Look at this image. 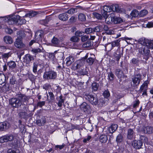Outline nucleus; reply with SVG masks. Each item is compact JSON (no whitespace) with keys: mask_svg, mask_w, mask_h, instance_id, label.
Wrapping results in <instances>:
<instances>
[{"mask_svg":"<svg viewBox=\"0 0 153 153\" xmlns=\"http://www.w3.org/2000/svg\"><path fill=\"white\" fill-rule=\"evenodd\" d=\"M132 146L136 149L140 148L143 145V143L140 140H134L132 142Z\"/></svg>","mask_w":153,"mask_h":153,"instance_id":"ddd939ff","label":"nucleus"},{"mask_svg":"<svg viewBox=\"0 0 153 153\" xmlns=\"http://www.w3.org/2000/svg\"><path fill=\"white\" fill-rule=\"evenodd\" d=\"M5 31L7 33L11 34L13 33V30L9 28H7L5 29Z\"/></svg>","mask_w":153,"mask_h":153,"instance_id":"4d7b16f0","label":"nucleus"},{"mask_svg":"<svg viewBox=\"0 0 153 153\" xmlns=\"http://www.w3.org/2000/svg\"><path fill=\"white\" fill-rule=\"evenodd\" d=\"M27 97L22 94H19L17 98H13L10 100V103L13 107H18L21 105L23 102L27 100Z\"/></svg>","mask_w":153,"mask_h":153,"instance_id":"7ed1b4c3","label":"nucleus"},{"mask_svg":"<svg viewBox=\"0 0 153 153\" xmlns=\"http://www.w3.org/2000/svg\"><path fill=\"white\" fill-rule=\"evenodd\" d=\"M14 44L15 46L19 48H24L25 46V45L23 43L22 39L21 38L17 39Z\"/></svg>","mask_w":153,"mask_h":153,"instance_id":"9b49d317","label":"nucleus"},{"mask_svg":"<svg viewBox=\"0 0 153 153\" xmlns=\"http://www.w3.org/2000/svg\"><path fill=\"white\" fill-rule=\"evenodd\" d=\"M146 26L148 28L153 27V22H148L146 24Z\"/></svg>","mask_w":153,"mask_h":153,"instance_id":"13d9d810","label":"nucleus"},{"mask_svg":"<svg viewBox=\"0 0 153 153\" xmlns=\"http://www.w3.org/2000/svg\"><path fill=\"white\" fill-rule=\"evenodd\" d=\"M141 75L140 74H138L134 76L132 78L131 86L135 87L139 85L141 79Z\"/></svg>","mask_w":153,"mask_h":153,"instance_id":"6e6552de","label":"nucleus"},{"mask_svg":"<svg viewBox=\"0 0 153 153\" xmlns=\"http://www.w3.org/2000/svg\"><path fill=\"white\" fill-rule=\"evenodd\" d=\"M38 14V13L36 11H30L29 13H26L25 16L26 17L31 18L34 17Z\"/></svg>","mask_w":153,"mask_h":153,"instance_id":"5701e85b","label":"nucleus"},{"mask_svg":"<svg viewBox=\"0 0 153 153\" xmlns=\"http://www.w3.org/2000/svg\"><path fill=\"white\" fill-rule=\"evenodd\" d=\"M122 55L123 53H120L118 54L117 53L115 56L116 60L117 61H119L120 57Z\"/></svg>","mask_w":153,"mask_h":153,"instance_id":"603ef678","label":"nucleus"},{"mask_svg":"<svg viewBox=\"0 0 153 153\" xmlns=\"http://www.w3.org/2000/svg\"><path fill=\"white\" fill-rule=\"evenodd\" d=\"M5 76L3 74H0V85H2L4 81Z\"/></svg>","mask_w":153,"mask_h":153,"instance_id":"72a5a7b5","label":"nucleus"},{"mask_svg":"<svg viewBox=\"0 0 153 153\" xmlns=\"http://www.w3.org/2000/svg\"><path fill=\"white\" fill-rule=\"evenodd\" d=\"M43 31L42 30H39L36 32L35 34V41L34 40H31L29 43V45L31 46L35 42H36L37 44V46L39 47L37 48H33L32 50V51L34 53H37L41 52L43 50V48L40 45L39 41L41 40V38L43 36Z\"/></svg>","mask_w":153,"mask_h":153,"instance_id":"f257e3e1","label":"nucleus"},{"mask_svg":"<svg viewBox=\"0 0 153 153\" xmlns=\"http://www.w3.org/2000/svg\"><path fill=\"white\" fill-rule=\"evenodd\" d=\"M16 81L14 78L12 77L10 79V83L11 84L14 85L16 84Z\"/></svg>","mask_w":153,"mask_h":153,"instance_id":"e2e57ef3","label":"nucleus"},{"mask_svg":"<svg viewBox=\"0 0 153 153\" xmlns=\"http://www.w3.org/2000/svg\"><path fill=\"white\" fill-rule=\"evenodd\" d=\"M94 62V59L90 57L88 58L87 60V62L89 65H91Z\"/></svg>","mask_w":153,"mask_h":153,"instance_id":"a18cd8bd","label":"nucleus"},{"mask_svg":"<svg viewBox=\"0 0 153 153\" xmlns=\"http://www.w3.org/2000/svg\"><path fill=\"white\" fill-rule=\"evenodd\" d=\"M46 122L45 118L44 117H42L40 119L36 120V123L38 126H41L44 125Z\"/></svg>","mask_w":153,"mask_h":153,"instance_id":"dca6fc26","label":"nucleus"},{"mask_svg":"<svg viewBox=\"0 0 153 153\" xmlns=\"http://www.w3.org/2000/svg\"><path fill=\"white\" fill-rule=\"evenodd\" d=\"M118 125L116 124H113L108 128V130L110 133H113L117 129Z\"/></svg>","mask_w":153,"mask_h":153,"instance_id":"aec40b11","label":"nucleus"},{"mask_svg":"<svg viewBox=\"0 0 153 153\" xmlns=\"http://www.w3.org/2000/svg\"><path fill=\"white\" fill-rule=\"evenodd\" d=\"M91 46V43L89 42H87L83 45V46L85 47H88Z\"/></svg>","mask_w":153,"mask_h":153,"instance_id":"bf43d9fd","label":"nucleus"},{"mask_svg":"<svg viewBox=\"0 0 153 153\" xmlns=\"http://www.w3.org/2000/svg\"><path fill=\"white\" fill-rule=\"evenodd\" d=\"M65 61L67 64L70 65L74 61V59L72 56H69L66 59Z\"/></svg>","mask_w":153,"mask_h":153,"instance_id":"a878e982","label":"nucleus"},{"mask_svg":"<svg viewBox=\"0 0 153 153\" xmlns=\"http://www.w3.org/2000/svg\"><path fill=\"white\" fill-rule=\"evenodd\" d=\"M57 76V74L56 72L54 71H46L44 73L43 75L44 78L49 79H54Z\"/></svg>","mask_w":153,"mask_h":153,"instance_id":"39448f33","label":"nucleus"},{"mask_svg":"<svg viewBox=\"0 0 153 153\" xmlns=\"http://www.w3.org/2000/svg\"><path fill=\"white\" fill-rule=\"evenodd\" d=\"M102 28L100 26H97L93 29V31L95 32H99L100 31L102 30Z\"/></svg>","mask_w":153,"mask_h":153,"instance_id":"09e8293b","label":"nucleus"},{"mask_svg":"<svg viewBox=\"0 0 153 153\" xmlns=\"http://www.w3.org/2000/svg\"><path fill=\"white\" fill-rule=\"evenodd\" d=\"M85 98L93 105H97L98 102L96 96H94L91 94L85 96Z\"/></svg>","mask_w":153,"mask_h":153,"instance_id":"1a4fd4ad","label":"nucleus"},{"mask_svg":"<svg viewBox=\"0 0 153 153\" xmlns=\"http://www.w3.org/2000/svg\"><path fill=\"white\" fill-rule=\"evenodd\" d=\"M123 140V136L120 134L118 135L116 138V141L117 142H120Z\"/></svg>","mask_w":153,"mask_h":153,"instance_id":"79ce46f5","label":"nucleus"},{"mask_svg":"<svg viewBox=\"0 0 153 153\" xmlns=\"http://www.w3.org/2000/svg\"><path fill=\"white\" fill-rule=\"evenodd\" d=\"M106 33L107 34L109 35H111L114 34V31L112 30H109L108 29L106 32Z\"/></svg>","mask_w":153,"mask_h":153,"instance_id":"680f3d73","label":"nucleus"},{"mask_svg":"<svg viewBox=\"0 0 153 153\" xmlns=\"http://www.w3.org/2000/svg\"><path fill=\"white\" fill-rule=\"evenodd\" d=\"M75 11V9L74 8H71L69 10H68L66 13H68L69 14H73Z\"/></svg>","mask_w":153,"mask_h":153,"instance_id":"6e6d98bb","label":"nucleus"},{"mask_svg":"<svg viewBox=\"0 0 153 153\" xmlns=\"http://www.w3.org/2000/svg\"><path fill=\"white\" fill-rule=\"evenodd\" d=\"M110 94L108 90H105L103 93V96L105 98L103 100H102V101H101L102 103V105H105L107 104L108 102V99L107 98V97L110 96Z\"/></svg>","mask_w":153,"mask_h":153,"instance_id":"f8f14e48","label":"nucleus"},{"mask_svg":"<svg viewBox=\"0 0 153 153\" xmlns=\"http://www.w3.org/2000/svg\"><path fill=\"white\" fill-rule=\"evenodd\" d=\"M81 109L85 112H88L90 111V106L85 102H83L80 105Z\"/></svg>","mask_w":153,"mask_h":153,"instance_id":"4468645a","label":"nucleus"},{"mask_svg":"<svg viewBox=\"0 0 153 153\" xmlns=\"http://www.w3.org/2000/svg\"><path fill=\"white\" fill-rule=\"evenodd\" d=\"M92 14L94 17L98 19H101L102 18V16L99 13H93Z\"/></svg>","mask_w":153,"mask_h":153,"instance_id":"a19ab883","label":"nucleus"},{"mask_svg":"<svg viewBox=\"0 0 153 153\" xmlns=\"http://www.w3.org/2000/svg\"><path fill=\"white\" fill-rule=\"evenodd\" d=\"M143 132L145 133L150 134L153 132V128L152 127L149 126L146 127H143Z\"/></svg>","mask_w":153,"mask_h":153,"instance_id":"a211bd4d","label":"nucleus"},{"mask_svg":"<svg viewBox=\"0 0 153 153\" xmlns=\"http://www.w3.org/2000/svg\"><path fill=\"white\" fill-rule=\"evenodd\" d=\"M89 39V36L88 35H85L82 37L81 40L82 42H85Z\"/></svg>","mask_w":153,"mask_h":153,"instance_id":"3c124183","label":"nucleus"},{"mask_svg":"<svg viewBox=\"0 0 153 153\" xmlns=\"http://www.w3.org/2000/svg\"><path fill=\"white\" fill-rule=\"evenodd\" d=\"M131 62L133 64L136 65H138L139 62L138 59L135 58H133L131 60Z\"/></svg>","mask_w":153,"mask_h":153,"instance_id":"c03bdc74","label":"nucleus"},{"mask_svg":"<svg viewBox=\"0 0 153 153\" xmlns=\"http://www.w3.org/2000/svg\"><path fill=\"white\" fill-rule=\"evenodd\" d=\"M63 97L62 95H60L59 98H58V102L57 103V105L58 106L61 107L62 106V103H64V100L62 99Z\"/></svg>","mask_w":153,"mask_h":153,"instance_id":"cd10ccee","label":"nucleus"},{"mask_svg":"<svg viewBox=\"0 0 153 153\" xmlns=\"http://www.w3.org/2000/svg\"><path fill=\"white\" fill-rule=\"evenodd\" d=\"M13 139V137L12 135H5L0 137V142L4 143L8 141H11Z\"/></svg>","mask_w":153,"mask_h":153,"instance_id":"9d476101","label":"nucleus"},{"mask_svg":"<svg viewBox=\"0 0 153 153\" xmlns=\"http://www.w3.org/2000/svg\"><path fill=\"white\" fill-rule=\"evenodd\" d=\"M119 44L118 41H115L111 43V50L113 49L114 47L116 46H118Z\"/></svg>","mask_w":153,"mask_h":153,"instance_id":"58836bf2","label":"nucleus"},{"mask_svg":"<svg viewBox=\"0 0 153 153\" xmlns=\"http://www.w3.org/2000/svg\"><path fill=\"white\" fill-rule=\"evenodd\" d=\"M118 6H115L113 7V8H112V10L113 11H115L117 12H119V10L117 8Z\"/></svg>","mask_w":153,"mask_h":153,"instance_id":"69168bd1","label":"nucleus"},{"mask_svg":"<svg viewBox=\"0 0 153 153\" xmlns=\"http://www.w3.org/2000/svg\"><path fill=\"white\" fill-rule=\"evenodd\" d=\"M4 42L7 44H11L13 42V40L12 38L10 36H6L3 38Z\"/></svg>","mask_w":153,"mask_h":153,"instance_id":"6ab92c4d","label":"nucleus"},{"mask_svg":"<svg viewBox=\"0 0 153 153\" xmlns=\"http://www.w3.org/2000/svg\"><path fill=\"white\" fill-rule=\"evenodd\" d=\"M85 32L86 33H91L93 32V29L91 28H87L85 29Z\"/></svg>","mask_w":153,"mask_h":153,"instance_id":"8fccbe9b","label":"nucleus"},{"mask_svg":"<svg viewBox=\"0 0 153 153\" xmlns=\"http://www.w3.org/2000/svg\"><path fill=\"white\" fill-rule=\"evenodd\" d=\"M25 17V16H20L19 15H12L6 17L5 19V21L9 25H13L19 22L20 24H23L25 23L26 20L23 19L21 20V17Z\"/></svg>","mask_w":153,"mask_h":153,"instance_id":"f03ea898","label":"nucleus"},{"mask_svg":"<svg viewBox=\"0 0 153 153\" xmlns=\"http://www.w3.org/2000/svg\"><path fill=\"white\" fill-rule=\"evenodd\" d=\"M130 15L132 17H136L138 15H139V13L137 10H134L132 11Z\"/></svg>","mask_w":153,"mask_h":153,"instance_id":"473e14b6","label":"nucleus"},{"mask_svg":"<svg viewBox=\"0 0 153 153\" xmlns=\"http://www.w3.org/2000/svg\"><path fill=\"white\" fill-rule=\"evenodd\" d=\"M149 83V81H146L144 82L143 83L141 86L140 90L141 91H142L146 90Z\"/></svg>","mask_w":153,"mask_h":153,"instance_id":"393cba45","label":"nucleus"},{"mask_svg":"<svg viewBox=\"0 0 153 153\" xmlns=\"http://www.w3.org/2000/svg\"><path fill=\"white\" fill-rule=\"evenodd\" d=\"M58 17L59 19L62 21H65L68 18V15L65 13H62L60 14Z\"/></svg>","mask_w":153,"mask_h":153,"instance_id":"4be33fe9","label":"nucleus"},{"mask_svg":"<svg viewBox=\"0 0 153 153\" xmlns=\"http://www.w3.org/2000/svg\"><path fill=\"white\" fill-rule=\"evenodd\" d=\"M140 139L141 140H141L143 143V142L144 143H147V138L144 136H140Z\"/></svg>","mask_w":153,"mask_h":153,"instance_id":"49530a36","label":"nucleus"},{"mask_svg":"<svg viewBox=\"0 0 153 153\" xmlns=\"http://www.w3.org/2000/svg\"><path fill=\"white\" fill-rule=\"evenodd\" d=\"M48 94H48H47V99H48L49 96L51 99V100H53L54 98V96L53 93L51 92H49Z\"/></svg>","mask_w":153,"mask_h":153,"instance_id":"864d4df0","label":"nucleus"},{"mask_svg":"<svg viewBox=\"0 0 153 153\" xmlns=\"http://www.w3.org/2000/svg\"><path fill=\"white\" fill-rule=\"evenodd\" d=\"M148 13V11L146 10H142L139 13V16L140 17L143 16Z\"/></svg>","mask_w":153,"mask_h":153,"instance_id":"c9c22d12","label":"nucleus"},{"mask_svg":"<svg viewBox=\"0 0 153 153\" xmlns=\"http://www.w3.org/2000/svg\"><path fill=\"white\" fill-rule=\"evenodd\" d=\"M79 40V38L76 36H73L70 39V40L71 41L74 42H78Z\"/></svg>","mask_w":153,"mask_h":153,"instance_id":"37998d69","label":"nucleus"},{"mask_svg":"<svg viewBox=\"0 0 153 153\" xmlns=\"http://www.w3.org/2000/svg\"><path fill=\"white\" fill-rule=\"evenodd\" d=\"M59 41L56 38L54 37L52 40V43L54 46H57L59 43Z\"/></svg>","mask_w":153,"mask_h":153,"instance_id":"c85d7f7f","label":"nucleus"},{"mask_svg":"<svg viewBox=\"0 0 153 153\" xmlns=\"http://www.w3.org/2000/svg\"><path fill=\"white\" fill-rule=\"evenodd\" d=\"M103 10L105 12L109 13L111 12L112 10L111 7L105 5L103 7Z\"/></svg>","mask_w":153,"mask_h":153,"instance_id":"f704fd0d","label":"nucleus"},{"mask_svg":"<svg viewBox=\"0 0 153 153\" xmlns=\"http://www.w3.org/2000/svg\"><path fill=\"white\" fill-rule=\"evenodd\" d=\"M114 95L117 99H120L122 97V96L118 93L114 94Z\"/></svg>","mask_w":153,"mask_h":153,"instance_id":"338daca9","label":"nucleus"},{"mask_svg":"<svg viewBox=\"0 0 153 153\" xmlns=\"http://www.w3.org/2000/svg\"><path fill=\"white\" fill-rule=\"evenodd\" d=\"M45 102L44 101H42L38 102L37 104L38 106L40 107H42V106L45 105Z\"/></svg>","mask_w":153,"mask_h":153,"instance_id":"774afa93","label":"nucleus"},{"mask_svg":"<svg viewBox=\"0 0 153 153\" xmlns=\"http://www.w3.org/2000/svg\"><path fill=\"white\" fill-rule=\"evenodd\" d=\"M7 65L8 66L9 68L11 70L15 68L16 66V62L13 61L9 62L7 63Z\"/></svg>","mask_w":153,"mask_h":153,"instance_id":"412c9836","label":"nucleus"},{"mask_svg":"<svg viewBox=\"0 0 153 153\" xmlns=\"http://www.w3.org/2000/svg\"><path fill=\"white\" fill-rule=\"evenodd\" d=\"M79 19L82 21H85L86 20L85 15L82 13H80L78 16Z\"/></svg>","mask_w":153,"mask_h":153,"instance_id":"c756f323","label":"nucleus"},{"mask_svg":"<svg viewBox=\"0 0 153 153\" xmlns=\"http://www.w3.org/2000/svg\"><path fill=\"white\" fill-rule=\"evenodd\" d=\"M152 48L147 47H141L139 49V52L143 55L146 56L145 59L147 60L150 56L149 49Z\"/></svg>","mask_w":153,"mask_h":153,"instance_id":"423d86ee","label":"nucleus"},{"mask_svg":"<svg viewBox=\"0 0 153 153\" xmlns=\"http://www.w3.org/2000/svg\"><path fill=\"white\" fill-rule=\"evenodd\" d=\"M38 65L34 63L33 67V71L34 73H36L37 71Z\"/></svg>","mask_w":153,"mask_h":153,"instance_id":"052dcab7","label":"nucleus"},{"mask_svg":"<svg viewBox=\"0 0 153 153\" xmlns=\"http://www.w3.org/2000/svg\"><path fill=\"white\" fill-rule=\"evenodd\" d=\"M116 75L119 78H121L123 76V71L120 69H118L116 70L115 71Z\"/></svg>","mask_w":153,"mask_h":153,"instance_id":"bb28decb","label":"nucleus"},{"mask_svg":"<svg viewBox=\"0 0 153 153\" xmlns=\"http://www.w3.org/2000/svg\"><path fill=\"white\" fill-rule=\"evenodd\" d=\"M139 42L143 46L142 47H147L149 48H152L153 45L152 42L147 39L145 38H141L139 39Z\"/></svg>","mask_w":153,"mask_h":153,"instance_id":"0eeeda50","label":"nucleus"},{"mask_svg":"<svg viewBox=\"0 0 153 153\" xmlns=\"http://www.w3.org/2000/svg\"><path fill=\"white\" fill-rule=\"evenodd\" d=\"M33 59V57L30 54H27L25 56V60H26L28 62H29Z\"/></svg>","mask_w":153,"mask_h":153,"instance_id":"7c9ffc66","label":"nucleus"},{"mask_svg":"<svg viewBox=\"0 0 153 153\" xmlns=\"http://www.w3.org/2000/svg\"><path fill=\"white\" fill-rule=\"evenodd\" d=\"M99 140L101 143H105L108 140L107 136L104 134L101 135L100 137Z\"/></svg>","mask_w":153,"mask_h":153,"instance_id":"b1692460","label":"nucleus"},{"mask_svg":"<svg viewBox=\"0 0 153 153\" xmlns=\"http://www.w3.org/2000/svg\"><path fill=\"white\" fill-rule=\"evenodd\" d=\"M83 33L82 31H77L75 33V35L76 36H82L83 34Z\"/></svg>","mask_w":153,"mask_h":153,"instance_id":"5fc2aeb1","label":"nucleus"},{"mask_svg":"<svg viewBox=\"0 0 153 153\" xmlns=\"http://www.w3.org/2000/svg\"><path fill=\"white\" fill-rule=\"evenodd\" d=\"M98 86V84L96 82L93 83L92 84V89L94 91H97Z\"/></svg>","mask_w":153,"mask_h":153,"instance_id":"4c0bfd02","label":"nucleus"},{"mask_svg":"<svg viewBox=\"0 0 153 153\" xmlns=\"http://www.w3.org/2000/svg\"><path fill=\"white\" fill-rule=\"evenodd\" d=\"M9 124L7 122H4L0 123V130L4 131L8 128L9 126Z\"/></svg>","mask_w":153,"mask_h":153,"instance_id":"2eb2a0df","label":"nucleus"},{"mask_svg":"<svg viewBox=\"0 0 153 153\" xmlns=\"http://www.w3.org/2000/svg\"><path fill=\"white\" fill-rule=\"evenodd\" d=\"M135 133L133 129L131 128L129 129L128 130L127 138L129 139H131L134 138Z\"/></svg>","mask_w":153,"mask_h":153,"instance_id":"f3484780","label":"nucleus"},{"mask_svg":"<svg viewBox=\"0 0 153 153\" xmlns=\"http://www.w3.org/2000/svg\"><path fill=\"white\" fill-rule=\"evenodd\" d=\"M18 38H21L25 36V33L24 31L22 30L19 31L17 33Z\"/></svg>","mask_w":153,"mask_h":153,"instance_id":"2f4dec72","label":"nucleus"},{"mask_svg":"<svg viewBox=\"0 0 153 153\" xmlns=\"http://www.w3.org/2000/svg\"><path fill=\"white\" fill-rule=\"evenodd\" d=\"M7 153H20V151L19 149L14 150L10 149L8 150Z\"/></svg>","mask_w":153,"mask_h":153,"instance_id":"de8ad7c7","label":"nucleus"},{"mask_svg":"<svg viewBox=\"0 0 153 153\" xmlns=\"http://www.w3.org/2000/svg\"><path fill=\"white\" fill-rule=\"evenodd\" d=\"M108 77L110 81H112L114 79V76L111 72H110L108 73Z\"/></svg>","mask_w":153,"mask_h":153,"instance_id":"e433bc0d","label":"nucleus"},{"mask_svg":"<svg viewBox=\"0 0 153 153\" xmlns=\"http://www.w3.org/2000/svg\"><path fill=\"white\" fill-rule=\"evenodd\" d=\"M107 12H105L104 11V12L102 14V15L104 17L105 19V21L106 22V19L107 18H108L109 19H110L111 17V14L110 15H108L107 14Z\"/></svg>","mask_w":153,"mask_h":153,"instance_id":"ea45409f","label":"nucleus"},{"mask_svg":"<svg viewBox=\"0 0 153 153\" xmlns=\"http://www.w3.org/2000/svg\"><path fill=\"white\" fill-rule=\"evenodd\" d=\"M10 56V53L9 52L7 53H4L3 55V57L4 58H8Z\"/></svg>","mask_w":153,"mask_h":153,"instance_id":"0e129e2a","label":"nucleus"},{"mask_svg":"<svg viewBox=\"0 0 153 153\" xmlns=\"http://www.w3.org/2000/svg\"><path fill=\"white\" fill-rule=\"evenodd\" d=\"M123 21V19L120 17L114 16L113 13L111 14V17L110 19L107 18L106 19V23L108 24L111 23L114 24H117L121 23Z\"/></svg>","mask_w":153,"mask_h":153,"instance_id":"20e7f679","label":"nucleus"}]
</instances>
